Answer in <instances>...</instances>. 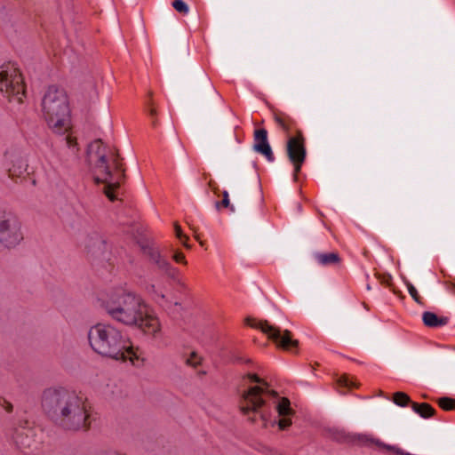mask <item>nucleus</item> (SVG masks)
<instances>
[{"label": "nucleus", "instance_id": "11", "mask_svg": "<svg viewBox=\"0 0 455 455\" xmlns=\"http://www.w3.org/2000/svg\"><path fill=\"white\" fill-rule=\"evenodd\" d=\"M146 293L156 302L167 300L171 295V283L165 277H157L145 283Z\"/></svg>", "mask_w": 455, "mask_h": 455}, {"label": "nucleus", "instance_id": "22", "mask_svg": "<svg viewBox=\"0 0 455 455\" xmlns=\"http://www.w3.org/2000/svg\"><path fill=\"white\" fill-rule=\"evenodd\" d=\"M174 10L181 14H188L189 12L188 5L183 0H174L172 2Z\"/></svg>", "mask_w": 455, "mask_h": 455}, {"label": "nucleus", "instance_id": "31", "mask_svg": "<svg viewBox=\"0 0 455 455\" xmlns=\"http://www.w3.org/2000/svg\"><path fill=\"white\" fill-rule=\"evenodd\" d=\"M149 114H150L151 116H156V108H155L154 107H151V108H149Z\"/></svg>", "mask_w": 455, "mask_h": 455}, {"label": "nucleus", "instance_id": "20", "mask_svg": "<svg viewBox=\"0 0 455 455\" xmlns=\"http://www.w3.org/2000/svg\"><path fill=\"white\" fill-rule=\"evenodd\" d=\"M393 402L401 407L406 406L410 402V396L403 392H396L394 394Z\"/></svg>", "mask_w": 455, "mask_h": 455}, {"label": "nucleus", "instance_id": "21", "mask_svg": "<svg viewBox=\"0 0 455 455\" xmlns=\"http://www.w3.org/2000/svg\"><path fill=\"white\" fill-rule=\"evenodd\" d=\"M439 406L445 411L455 409V399L442 397L438 400Z\"/></svg>", "mask_w": 455, "mask_h": 455}, {"label": "nucleus", "instance_id": "1", "mask_svg": "<svg viewBox=\"0 0 455 455\" xmlns=\"http://www.w3.org/2000/svg\"><path fill=\"white\" fill-rule=\"evenodd\" d=\"M103 307L116 322L137 328L152 339L163 336V324L158 315L140 295L132 291L123 288L111 291L103 301Z\"/></svg>", "mask_w": 455, "mask_h": 455}, {"label": "nucleus", "instance_id": "7", "mask_svg": "<svg viewBox=\"0 0 455 455\" xmlns=\"http://www.w3.org/2000/svg\"><path fill=\"white\" fill-rule=\"evenodd\" d=\"M22 225L13 212L0 210V246L12 249L23 240Z\"/></svg>", "mask_w": 455, "mask_h": 455}, {"label": "nucleus", "instance_id": "32", "mask_svg": "<svg viewBox=\"0 0 455 455\" xmlns=\"http://www.w3.org/2000/svg\"><path fill=\"white\" fill-rule=\"evenodd\" d=\"M87 248H88L90 251H93V249H92V248H91V246H90V245H87Z\"/></svg>", "mask_w": 455, "mask_h": 455}, {"label": "nucleus", "instance_id": "23", "mask_svg": "<svg viewBox=\"0 0 455 455\" xmlns=\"http://www.w3.org/2000/svg\"><path fill=\"white\" fill-rule=\"evenodd\" d=\"M202 357L196 352H191L186 359V363L191 367L201 364Z\"/></svg>", "mask_w": 455, "mask_h": 455}, {"label": "nucleus", "instance_id": "4", "mask_svg": "<svg viewBox=\"0 0 455 455\" xmlns=\"http://www.w3.org/2000/svg\"><path fill=\"white\" fill-rule=\"evenodd\" d=\"M88 160L96 182L104 183L105 194L114 201L113 191L117 188L124 178V170L118 154L107 148L100 140L93 141L88 148Z\"/></svg>", "mask_w": 455, "mask_h": 455}, {"label": "nucleus", "instance_id": "27", "mask_svg": "<svg viewBox=\"0 0 455 455\" xmlns=\"http://www.w3.org/2000/svg\"><path fill=\"white\" fill-rule=\"evenodd\" d=\"M0 407L7 412H12L13 406L6 398L0 396Z\"/></svg>", "mask_w": 455, "mask_h": 455}, {"label": "nucleus", "instance_id": "15", "mask_svg": "<svg viewBox=\"0 0 455 455\" xmlns=\"http://www.w3.org/2000/svg\"><path fill=\"white\" fill-rule=\"evenodd\" d=\"M422 320L425 325L428 327L443 326L448 323L447 317H439L432 312H425Z\"/></svg>", "mask_w": 455, "mask_h": 455}, {"label": "nucleus", "instance_id": "24", "mask_svg": "<svg viewBox=\"0 0 455 455\" xmlns=\"http://www.w3.org/2000/svg\"><path fill=\"white\" fill-rule=\"evenodd\" d=\"M338 383H339V385H340L342 387H349V388L355 387V383L354 382V380L346 375L341 376L338 379Z\"/></svg>", "mask_w": 455, "mask_h": 455}, {"label": "nucleus", "instance_id": "30", "mask_svg": "<svg viewBox=\"0 0 455 455\" xmlns=\"http://www.w3.org/2000/svg\"><path fill=\"white\" fill-rule=\"evenodd\" d=\"M94 240H95V243L98 244L100 250L105 248V246H106L105 241L100 236L95 235Z\"/></svg>", "mask_w": 455, "mask_h": 455}, {"label": "nucleus", "instance_id": "10", "mask_svg": "<svg viewBox=\"0 0 455 455\" xmlns=\"http://www.w3.org/2000/svg\"><path fill=\"white\" fill-rule=\"evenodd\" d=\"M286 153L289 161L293 165L294 177L296 178L307 156L305 138L301 131H297L295 136H291L288 139L286 143Z\"/></svg>", "mask_w": 455, "mask_h": 455}, {"label": "nucleus", "instance_id": "18", "mask_svg": "<svg viewBox=\"0 0 455 455\" xmlns=\"http://www.w3.org/2000/svg\"><path fill=\"white\" fill-rule=\"evenodd\" d=\"M151 260L154 264H156L158 268L168 271L170 269V264L169 262L164 259L158 251H154L151 254Z\"/></svg>", "mask_w": 455, "mask_h": 455}, {"label": "nucleus", "instance_id": "3", "mask_svg": "<svg viewBox=\"0 0 455 455\" xmlns=\"http://www.w3.org/2000/svg\"><path fill=\"white\" fill-rule=\"evenodd\" d=\"M90 347L97 355L138 366L141 359L131 339L116 325L101 322L92 325L87 332Z\"/></svg>", "mask_w": 455, "mask_h": 455}, {"label": "nucleus", "instance_id": "6", "mask_svg": "<svg viewBox=\"0 0 455 455\" xmlns=\"http://www.w3.org/2000/svg\"><path fill=\"white\" fill-rule=\"evenodd\" d=\"M0 92L10 102L20 104L26 94L23 77L14 65H5L0 69Z\"/></svg>", "mask_w": 455, "mask_h": 455}, {"label": "nucleus", "instance_id": "28", "mask_svg": "<svg viewBox=\"0 0 455 455\" xmlns=\"http://www.w3.org/2000/svg\"><path fill=\"white\" fill-rule=\"evenodd\" d=\"M66 140H67V144L68 146L72 148L73 152H76L77 149H76V139L73 138L72 136L68 135L67 136L66 138Z\"/></svg>", "mask_w": 455, "mask_h": 455}, {"label": "nucleus", "instance_id": "19", "mask_svg": "<svg viewBox=\"0 0 455 455\" xmlns=\"http://www.w3.org/2000/svg\"><path fill=\"white\" fill-rule=\"evenodd\" d=\"M223 199L221 202H216L215 207L218 211H220L222 208H228L231 212H235V209L233 204L230 203L229 194L227 190L222 192Z\"/></svg>", "mask_w": 455, "mask_h": 455}, {"label": "nucleus", "instance_id": "25", "mask_svg": "<svg viewBox=\"0 0 455 455\" xmlns=\"http://www.w3.org/2000/svg\"><path fill=\"white\" fill-rule=\"evenodd\" d=\"M406 286H407L410 295L414 299V300L416 302H419L420 297L419 295L417 289L413 286V284L411 283H407Z\"/></svg>", "mask_w": 455, "mask_h": 455}, {"label": "nucleus", "instance_id": "5", "mask_svg": "<svg viewBox=\"0 0 455 455\" xmlns=\"http://www.w3.org/2000/svg\"><path fill=\"white\" fill-rule=\"evenodd\" d=\"M44 117L49 128L62 134L70 129L68 98L62 88L50 86L42 100Z\"/></svg>", "mask_w": 455, "mask_h": 455}, {"label": "nucleus", "instance_id": "8", "mask_svg": "<svg viewBox=\"0 0 455 455\" xmlns=\"http://www.w3.org/2000/svg\"><path fill=\"white\" fill-rule=\"evenodd\" d=\"M247 378L251 382H255L257 385L250 387L243 395L241 410L244 414L258 411L264 404L267 396H275L277 395L275 391L269 388L267 382L257 375L248 374Z\"/></svg>", "mask_w": 455, "mask_h": 455}, {"label": "nucleus", "instance_id": "9", "mask_svg": "<svg viewBox=\"0 0 455 455\" xmlns=\"http://www.w3.org/2000/svg\"><path fill=\"white\" fill-rule=\"evenodd\" d=\"M275 346L286 351L293 352L299 345V341L292 338L288 330L281 331L267 321H259L256 325Z\"/></svg>", "mask_w": 455, "mask_h": 455}, {"label": "nucleus", "instance_id": "16", "mask_svg": "<svg viewBox=\"0 0 455 455\" xmlns=\"http://www.w3.org/2000/svg\"><path fill=\"white\" fill-rule=\"evenodd\" d=\"M411 408L415 413L419 414L424 419H427L433 416L435 413V409L430 404L426 403H411Z\"/></svg>", "mask_w": 455, "mask_h": 455}, {"label": "nucleus", "instance_id": "13", "mask_svg": "<svg viewBox=\"0 0 455 455\" xmlns=\"http://www.w3.org/2000/svg\"><path fill=\"white\" fill-rule=\"evenodd\" d=\"M278 415L281 417L278 420V427L280 430H285L291 425L290 416L292 414L290 401L287 398H281L278 400L275 406Z\"/></svg>", "mask_w": 455, "mask_h": 455}, {"label": "nucleus", "instance_id": "26", "mask_svg": "<svg viewBox=\"0 0 455 455\" xmlns=\"http://www.w3.org/2000/svg\"><path fill=\"white\" fill-rule=\"evenodd\" d=\"M175 233L176 236L180 240L183 245L188 248L189 245L186 242L188 237L182 234L181 228L178 224H175Z\"/></svg>", "mask_w": 455, "mask_h": 455}, {"label": "nucleus", "instance_id": "29", "mask_svg": "<svg viewBox=\"0 0 455 455\" xmlns=\"http://www.w3.org/2000/svg\"><path fill=\"white\" fill-rule=\"evenodd\" d=\"M173 259L176 261V262H180V263H183V264H186L187 261L185 259V256L183 253L181 252H177L174 254L173 256Z\"/></svg>", "mask_w": 455, "mask_h": 455}, {"label": "nucleus", "instance_id": "2", "mask_svg": "<svg viewBox=\"0 0 455 455\" xmlns=\"http://www.w3.org/2000/svg\"><path fill=\"white\" fill-rule=\"evenodd\" d=\"M42 408L48 418L66 431H86L91 413L84 397L63 388H48L42 396Z\"/></svg>", "mask_w": 455, "mask_h": 455}, {"label": "nucleus", "instance_id": "17", "mask_svg": "<svg viewBox=\"0 0 455 455\" xmlns=\"http://www.w3.org/2000/svg\"><path fill=\"white\" fill-rule=\"evenodd\" d=\"M315 259L317 262L321 265L327 266L331 264H336L339 261V257L338 253L331 252V253H317L315 255Z\"/></svg>", "mask_w": 455, "mask_h": 455}, {"label": "nucleus", "instance_id": "12", "mask_svg": "<svg viewBox=\"0 0 455 455\" xmlns=\"http://www.w3.org/2000/svg\"><path fill=\"white\" fill-rule=\"evenodd\" d=\"M253 149L266 157L268 162L275 160L272 148L267 140V132L265 129L256 130L254 132Z\"/></svg>", "mask_w": 455, "mask_h": 455}, {"label": "nucleus", "instance_id": "14", "mask_svg": "<svg viewBox=\"0 0 455 455\" xmlns=\"http://www.w3.org/2000/svg\"><path fill=\"white\" fill-rule=\"evenodd\" d=\"M274 120L275 124L286 133L295 129V121L284 113H275Z\"/></svg>", "mask_w": 455, "mask_h": 455}]
</instances>
